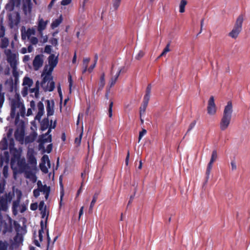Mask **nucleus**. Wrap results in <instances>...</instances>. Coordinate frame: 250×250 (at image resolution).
<instances>
[{
  "instance_id": "49",
  "label": "nucleus",
  "mask_w": 250,
  "mask_h": 250,
  "mask_svg": "<svg viewBox=\"0 0 250 250\" xmlns=\"http://www.w3.org/2000/svg\"><path fill=\"white\" fill-rule=\"evenodd\" d=\"M146 129H143L141 131H140L139 132V142L140 141V140H141L142 138L146 134Z\"/></svg>"
},
{
  "instance_id": "38",
  "label": "nucleus",
  "mask_w": 250,
  "mask_h": 250,
  "mask_svg": "<svg viewBox=\"0 0 250 250\" xmlns=\"http://www.w3.org/2000/svg\"><path fill=\"white\" fill-rule=\"evenodd\" d=\"M169 46H170L169 43L167 44V45H166V46L165 47L164 49L163 50V52L160 54V56L159 57V58L162 56H165L167 52H168L170 51Z\"/></svg>"
},
{
  "instance_id": "22",
  "label": "nucleus",
  "mask_w": 250,
  "mask_h": 250,
  "mask_svg": "<svg viewBox=\"0 0 250 250\" xmlns=\"http://www.w3.org/2000/svg\"><path fill=\"white\" fill-rule=\"evenodd\" d=\"M14 136L16 140L18 141H21L23 139L24 137V131L21 130L19 131L18 129H17L14 133Z\"/></svg>"
},
{
  "instance_id": "3",
  "label": "nucleus",
  "mask_w": 250,
  "mask_h": 250,
  "mask_svg": "<svg viewBox=\"0 0 250 250\" xmlns=\"http://www.w3.org/2000/svg\"><path fill=\"white\" fill-rule=\"evenodd\" d=\"M244 17L240 15L237 18L232 30L229 33V36L232 39H236L242 30Z\"/></svg>"
},
{
  "instance_id": "5",
  "label": "nucleus",
  "mask_w": 250,
  "mask_h": 250,
  "mask_svg": "<svg viewBox=\"0 0 250 250\" xmlns=\"http://www.w3.org/2000/svg\"><path fill=\"white\" fill-rule=\"evenodd\" d=\"M13 229L12 220L8 218L7 220H3L2 215L0 213V230H1L3 234L6 232H11Z\"/></svg>"
},
{
  "instance_id": "6",
  "label": "nucleus",
  "mask_w": 250,
  "mask_h": 250,
  "mask_svg": "<svg viewBox=\"0 0 250 250\" xmlns=\"http://www.w3.org/2000/svg\"><path fill=\"white\" fill-rule=\"evenodd\" d=\"M5 34V28L3 25L1 23L0 25V48L1 49L6 48L9 44V39L4 37Z\"/></svg>"
},
{
  "instance_id": "21",
  "label": "nucleus",
  "mask_w": 250,
  "mask_h": 250,
  "mask_svg": "<svg viewBox=\"0 0 250 250\" xmlns=\"http://www.w3.org/2000/svg\"><path fill=\"white\" fill-rule=\"evenodd\" d=\"M37 137V133L36 132H33L29 135L26 137L25 141L26 143H31L33 142Z\"/></svg>"
},
{
  "instance_id": "31",
  "label": "nucleus",
  "mask_w": 250,
  "mask_h": 250,
  "mask_svg": "<svg viewBox=\"0 0 250 250\" xmlns=\"http://www.w3.org/2000/svg\"><path fill=\"white\" fill-rule=\"evenodd\" d=\"M89 61H90L89 58H85L83 59V73H85L86 71H87L88 64Z\"/></svg>"
},
{
  "instance_id": "24",
  "label": "nucleus",
  "mask_w": 250,
  "mask_h": 250,
  "mask_svg": "<svg viewBox=\"0 0 250 250\" xmlns=\"http://www.w3.org/2000/svg\"><path fill=\"white\" fill-rule=\"evenodd\" d=\"M24 172H25L26 177L27 178L31 179L33 182H36L37 177L34 173L30 170H25Z\"/></svg>"
},
{
  "instance_id": "33",
  "label": "nucleus",
  "mask_w": 250,
  "mask_h": 250,
  "mask_svg": "<svg viewBox=\"0 0 250 250\" xmlns=\"http://www.w3.org/2000/svg\"><path fill=\"white\" fill-rule=\"evenodd\" d=\"M148 104L143 103H142V105L140 107V115L141 116L143 114H144L146 110V108Z\"/></svg>"
},
{
  "instance_id": "13",
  "label": "nucleus",
  "mask_w": 250,
  "mask_h": 250,
  "mask_svg": "<svg viewBox=\"0 0 250 250\" xmlns=\"http://www.w3.org/2000/svg\"><path fill=\"white\" fill-rule=\"evenodd\" d=\"M38 142L40 143L39 148H44L43 144L47 142H52V136L49 135L46 138H43V135H40L39 137Z\"/></svg>"
},
{
  "instance_id": "30",
  "label": "nucleus",
  "mask_w": 250,
  "mask_h": 250,
  "mask_svg": "<svg viewBox=\"0 0 250 250\" xmlns=\"http://www.w3.org/2000/svg\"><path fill=\"white\" fill-rule=\"evenodd\" d=\"M8 142L5 138L3 139V141H1L0 143V147L2 150H6L8 148Z\"/></svg>"
},
{
  "instance_id": "40",
  "label": "nucleus",
  "mask_w": 250,
  "mask_h": 250,
  "mask_svg": "<svg viewBox=\"0 0 250 250\" xmlns=\"http://www.w3.org/2000/svg\"><path fill=\"white\" fill-rule=\"evenodd\" d=\"M122 0H112L113 7L117 10L119 7Z\"/></svg>"
},
{
  "instance_id": "14",
  "label": "nucleus",
  "mask_w": 250,
  "mask_h": 250,
  "mask_svg": "<svg viewBox=\"0 0 250 250\" xmlns=\"http://www.w3.org/2000/svg\"><path fill=\"white\" fill-rule=\"evenodd\" d=\"M33 80L31 78L27 77H25L24 78L23 81V85H27L28 87H24L23 88V89L25 90V93L24 94V92L23 91L22 92V94L23 96H24L27 94V91L28 89V87H31L32 86V85L33 84Z\"/></svg>"
},
{
  "instance_id": "9",
  "label": "nucleus",
  "mask_w": 250,
  "mask_h": 250,
  "mask_svg": "<svg viewBox=\"0 0 250 250\" xmlns=\"http://www.w3.org/2000/svg\"><path fill=\"white\" fill-rule=\"evenodd\" d=\"M32 6L31 0H23L22 10L25 15L31 14Z\"/></svg>"
},
{
  "instance_id": "39",
  "label": "nucleus",
  "mask_w": 250,
  "mask_h": 250,
  "mask_svg": "<svg viewBox=\"0 0 250 250\" xmlns=\"http://www.w3.org/2000/svg\"><path fill=\"white\" fill-rule=\"evenodd\" d=\"M41 211L42 218H44L46 216L45 224H47L48 213L46 214V207L45 206L43 210Z\"/></svg>"
},
{
  "instance_id": "23",
  "label": "nucleus",
  "mask_w": 250,
  "mask_h": 250,
  "mask_svg": "<svg viewBox=\"0 0 250 250\" xmlns=\"http://www.w3.org/2000/svg\"><path fill=\"white\" fill-rule=\"evenodd\" d=\"M27 162L32 167H35L37 165L36 159L33 154H31L28 156Z\"/></svg>"
},
{
  "instance_id": "60",
  "label": "nucleus",
  "mask_w": 250,
  "mask_h": 250,
  "mask_svg": "<svg viewBox=\"0 0 250 250\" xmlns=\"http://www.w3.org/2000/svg\"><path fill=\"white\" fill-rule=\"evenodd\" d=\"M52 147H53V146H52V144H50L48 145L47 146L46 149V152L47 153H50L51 152L52 150Z\"/></svg>"
},
{
  "instance_id": "25",
  "label": "nucleus",
  "mask_w": 250,
  "mask_h": 250,
  "mask_svg": "<svg viewBox=\"0 0 250 250\" xmlns=\"http://www.w3.org/2000/svg\"><path fill=\"white\" fill-rule=\"evenodd\" d=\"M104 77H105L104 73H103L100 77V82L99 83L98 91L102 90L104 86V85H105Z\"/></svg>"
},
{
  "instance_id": "1",
  "label": "nucleus",
  "mask_w": 250,
  "mask_h": 250,
  "mask_svg": "<svg viewBox=\"0 0 250 250\" xmlns=\"http://www.w3.org/2000/svg\"><path fill=\"white\" fill-rule=\"evenodd\" d=\"M232 112V102L229 101L225 107L223 116L220 123V128L221 130H225L229 127L231 120Z\"/></svg>"
},
{
  "instance_id": "47",
  "label": "nucleus",
  "mask_w": 250,
  "mask_h": 250,
  "mask_svg": "<svg viewBox=\"0 0 250 250\" xmlns=\"http://www.w3.org/2000/svg\"><path fill=\"white\" fill-rule=\"evenodd\" d=\"M113 105V103L112 102H110L108 108V116L109 117L111 118L112 116V107Z\"/></svg>"
},
{
  "instance_id": "32",
  "label": "nucleus",
  "mask_w": 250,
  "mask_h": 250,
  "mask_svg": "<svg viewBox=\"0 0 250 250\" xmlns=\"http://www.w3.org/2000/svg\"><path fill=\"white\" fill-rule=\"evenodd\" d=\"M97 198H98V195L96 194H94L92 200L90 203V205L89 208V211H92L93 207L94 206V205L97 201Z\"/></svg>"
},
{
  "instance_id": "34",
  "label": "nucleus",
  "mask_w": 250,
  "mask_h": 250,
  "mask_svg": "<svg viewBox=\"0 0 250 250\" xmlns=\"http://www.w3.org/2000/svg\"><path fill=\"white\" fill-rule=\"evenodd\" d=\"M212 166L210 165H208L206 172V182H207L209 178V175L210 173L211 169L212 168Z\"/></svg>"
},
{
  "instance_id": "44",
  "label": "nucleus",
  "mask_w": 250,
  "mask_h": 250,
  "mask_svg": "<svg viewBox=\"0 0 250 250\" xmlns=\"http://www.w3.org/2000/svg\"><path fill=\"white\" fill-rule=\"evenodd\" d=\"M12 69L13 76L15 79H16L17 78H19V73L17 71V67H12Z\"/></svg>"
},
{
  "instance_id": "19",
  "label": "nucleus",
  "mask_w": 250,
  "mask_h": 250,
  "mask_svg": "<svg viewBox=\"0 0 250 250\" xmlns=\"http://www.w3.org/2000/svg\"><path fill=\"white\" fill-rule=\"evenodd\" d=\"M47 102V106H46V111H47V115L48 116H50L54 114V102L52 101V106H51L50 101L47 100L46 101Z\"/></svg>"
},
{
  "instance_id": "42",
  "label": "nucleus",
  "mask_w": 250,
  "mask_h": 250,
  "mask_svg": "<svg viewBox=\"0 0 250 250\" xmlns=\"http://www.w3.org/2000/svg\"><path fill=\"white\" fill-rule=\"evenodd\" d=\"M29 91L30 93H34L36 97H38L39 94V89L35 87L34 88H30Z\"/></svg>"
},
{
  "instance_id": "12",
  "label": "nucleus",
  "mask_w": 250,
  "mask_h": 250,
  "mask_svg": "<svg viewBox=\"0 0 250 250\" xmlns=\"http://www.w3.org/2000/svg\"><path fill=\"white\" fill-rule=\"evenodd\" d=\"M23 104L18 100H13L11 104V116L13 117L16 114V108H20Z\"/></svg>"
},
{
  "instance_id": "53",
  "label": "nucleus",
  "mask_w": 250,
  "mask_h": 250,
  "mask_svg": "<svg viewBox=\"0 0 250 250\" xmlns=\"http://www.w3.org/2000/svg\"><path fill=\"white\" fill-rule=\"evenodd\" d=\"M144 55V53L142 51H140L138 54L136 56L135 58L137 60H139L142 58Z\"/></svg>"
},
{
  "instance_id": "4",
  "label": "nucleus",
  "mask_w": 250,
  "mask_h": 250,
  "mask_svg": "<svg viewBox=\"0 0 250 250\" xmlns=\"http://www.w3.org/2000/svg\"><path fill=\"white\" fill-rule=\"evenodd\" d=\"M16 160L17 161V165L19 167V171L20 172H23L25 170L30 168L28 165L26 164L25 159L21 158L19 154H14L11 158V163L12 166Z\"/></svg>"
},
{
  "instance_id": "36",
  "label": "nucleus",
  "mask_w": 250,
  "mask_h": 250,
  "mask_svg": "<svg viewBox=\"0 0 250 250\" xmlns=\"http://www.w3.org/2000/svg\"><path fill=\"white\" fill-rule=\"evenodd\" d=\"M196 124V121H193L189 125L187 131L185 135H187L195 126Z\"/></svg>"
},
{
  "instance_id": "18",
  "label": "nucleus",
  "mask_w": 250,
  "mask_h": 250,
  "mask_svg": "<svg viewBox=\"0 0 250 250\" xmlns=\"http://www.w3.org/2000/svg\"><path fill=\"white\" fill-rule=\"evenodd\" d=\"M35 30L33 28H28L27 31L25 32L26 35H24L22 32L21 33V38L22 40H25L26 37H27L28 39L31 38L32 35H34L35 34Z\"/></svg>"
},
{
  "instance_id": "10",
  "label": "nucleus",
  "mask_w": 250,
  "mask_h": 250,
  "mask_svg": "<svg viewBox=\"0 0 250 250\" xmlns=\"http://www.w3.org/2000/svg\"><path fill=\"white\" fill-rule=\"evenodd\" d=\"M21 192L19 190L17 195V199L13 201L12 204V212L15 215L18 213V208L20 207V203L21 198Z\"/></svg>"
},
{
  "instance_id": "16",
  "label": "nucleus",
  "mask_w": 250,
  "mask_h": 250,
  "mask_svg": "<svg viewBox=\"0 0 250 250\" xmlns=\"http://www.w3.org/2000/svg\"><path fill=\"white\" fill-rule=\"evenodd\" d=\"M7 62L9 63L11 68L17 67V61L16 59V55L13 54L7 58Z\"/></svg>"
},
{
  "instance_id": "26",
  "label": "nucleus",
  "mask_w": 250,
  "mask_h": 250,
  "mask_svg": "<svg viewBox=\"0 0 250 250\" xmlns=\"http://www.w3.org/2000/svg\"><path fill=\"white\" fill-rule=\"evenodd\" d=\"M62 20V16H61L59 18L56 19L52 22L51 25V27L53 29L57 27L61 23Z\"/></svg>"
},
{
  "instance_id": "62",
  "label": "nucleus",
  "mask_w": 250,
  "mask_h": 250,
  "mask_svg": "<svg viewBox=\"0 0 250 250\" xmlns=\"http://www.w3.org/2000/svg\"><path fill=\"white\" fill-rule=\"evenodd\" d=\"M72 0H62L61 1V4L62 5H67L71 3Z\"/></svg>"
},
{
  "instance_id": "56",
  "label": "nucleus",
  "mask_w": 250,
  "mask_h": 250,
  "mask_svg": "<svg viewBox=\"0 0 250 250\" xmlns=\"http://www.w3.org/2000/svg\"><path fill=\"white\" fill-rule=\"evenodd\" d=\"M40 190L39 189L37 188V189H35L34 190H33V195L36 198H37L40 195Z\"/></svg>"
},
{
  "instance_id": "52",
  "label": "nucleus",
  "mask_w": 250,
  "mask_h": 250,
  "mask_svg": "<svg viewBox=\"0 0 250 250\" xmlns=\"http://www.w3.org/2000/svg\"><path fill=\"white\" fill-rule=\"evenodd\" d=\"M52 51L51 46L49 45H47L45 46L44 48V52L47 54H51Z\"/></svg>"
},
{
  "instance_id": "64",
  "label": "nucleus",
  "mask_w": 250,
  "mask_h": 250,
  "mask_svg": "<svg viewBox=\"0 0 250 250\" xmlns=\"http://www.w3.org/2000/svg\"><path fill=\"white\" fill-rule=\"evenodd\" d=\"M82 135H83V133H81V134L80 135V137L79 138H75V142L78 144H80L81 143V138L82 137Z\"/></svg>"
},
{
  "instance_id": "20",
  "label": "nucleus",
  "mask_w": 250,
  "mask_h": 250,
  "mask_svg": "<svg viewBox=\"0 0 250 250\" xmlns=\"http://www.w3.org/2000/svg\"><path fill=\"white\" fill-rule=\"evenodd\" d=\"M49 121L48 118L43 119L41 123V130L44 131L49 127Z\"/></svg>"
},
{
  "instance_id": "58",
  "label": "nucleus",
  "mask_w": 250,
  "mask_h": 250,
  "mask_svg": "<svg viewBox=\"0 0 250 250\" xmlns=\"http://www.w3.org/2000/svg\"><path fill=\"white\" fill-rule=\"evenodd\" d=\"M38 208V204L37 203H32L30 205V209L32 210H36Z\"/></svg>"
},
{
  "instance_id": "50",
  "label": "nucleus",
  "mask_w": 250,
  "mask_h": 250,
  "mask_svg": "<svg viewBox=\"0 0 250 250\" xmlns=\"http://www.w3.org/2000/svg\"><path fill=\"white\" fill-rule=\"evenodd\" d=\"M9 149L11 152L13 149H14L15 151H17L16 148H14V142L13 139H12L10 140Z\"/></svg>"
},
{
  "instance_id": "57",
  "label": "nucleus",
  "mask_w": 250,
  "mask_h": 250,
  "mask_svg": "<svg viewBox=\"0 0 250 250\" xmlns=\"http://www.w3.org/2000/svg\"><path fill=\"white\" fill-rule=\"evenodd\" d=\"M45 206H46L44 205V201H41L40 202L39 205V210H43Z\"/></svg>"
},
{
  "instance_id": "54",
  "label": "nucleus",
  "mask_w": 250,
  "mask_h": 250,
  "mask_svg": "<svg viewBox=\"0 0 250 250\" xmlns=\"http://www.w3.org/2000/svg\"><path fill=\"white\" fill-rule=\"evenodd\" d=\"M149 99H150V95L145 94V95L144 96V99H143V102L148 104V102L149 101Z\"/></svg>"
},
{
  "instance_id": "55",
  "label": "nucleus",
  "mask_w": 250,
  "mask_h": 250,
  "mask_svg": "<svg viewBox=\"0 0 250 250\" xmlns=\"http://www.w3.org/2000/svg\"><path fill=\"white\" fill-rule=\"evenodd\" d=\"M151 90V84H149L147 86V87L146 89V94L150 95Z\"/></svg>"
},
{
  "instance_id": "37",
  "label": "nucleus",
  "mask_w": 250,
  "mask_h": 250,
  "mask_svg": "<svg viewBox=\"0 0 250 250\" xmlns=\"http://www.w3.org/2000/svg\"><path fill=\"white\" fill-rule=\"evenodd\" d=\"M39 189L41 192H42L44 194L47 192H50V187L47 186L46 185H43V186H42Z\"/></svg>"
},
{
  "instance_id": "59",
  "label": "nucleus",
  "mask_w": 250,
  "mask_h": 250,
  "mask_svg": "<svg viewBox=\"0 0 250 250\" xmlns=\"http://www.w3.org/2000/svg\"><path fill=\"white\" fill-rule=\"evenodd\" d=\"M4 53L6 55L7 58L8 57V56L12 55L13 54H15V53H12V51L10 49H5L4 50Z\"/></svg>"
},
{
  "instance_id": "28",
  "label": "nucleus",
  "mask_w": 250,
  "mask_h": 250,
  "mask_svg": "<svg viewBox=\"0 0 250 250\" xmlns=\"http://www.w3.org/2000/svg\"><path fill=\"white\" fill-rule=\"evenodd\" d=\"M217 158V152L216 150H214L212 151L211 159L210 160L209 162L208 163V165L212 166L213 163L216 160Z\"/></svg>"
},
{
  "instance_id": "7",
  "label": "nucleus",
  "mask_w": 250,
  "mask_h": 250,
  "mask_svg": "<svg viewBox=\"0 0 250 250\" xmlns=\"http://www.w3.org/2000/svg\"><path fill=\"white\" fill-rule=\"evenodd\" d=\"M208 113L209 115H214L216 112V105L214 103V99L211 96L208 101L207 107Z\"/></svg>"
},
{
  "instance_id": "63",
  "label": "nucleus",
  "mask_w": 250,
  "mask_h": 250,
  "mask_svg": "<svg viewBox=\"0 0 250 250\" xmlns=\"http://www.w3.org/2000/svg\"><path fill=\"white\" fill-rule=\"evenodd\" d=\"M25 112V108L24 105H22L20 108V113L21 116H24Z\"/></svg>"
},
{
  "instance_id": "41",
  "label": "nucleus",
  "mask_w": 250,
  "mask_h": 250,
  "mask_svg": "<svg viewBox=\"0 0 250 250\" xmlns=\"http://www.w3.org/2000/svg\"><path fill=\"white\" fill-rule=\"evenodd\" d=\"M68 81L69 83V93H71L72 91V86L73 84V81L72 79V76L70 74L68 75Z\"/></svg>"
},
{
  "instance_id": "8",
  "label": "nucleus",
  "mask_w": 250,
  "mask_h": 250,
  "mask_svg": "<svg viewBox=\"0 0 250 250\" xmlns=\"http://www.w3.org/2000/svg\"><path fill=\"white\" fill-rule=\"evenodd\" d=\"M43 79L41 83V85L44 91H52L55 88V83L52 80H49L42 83Z\"/></svg>"
},
{
  "instance_id": "46",
  "label": "nucleus",
  "mask_w": 250,
  "mask_h": 250,
  "mask_svg": "<svg viewBox=\"0 0 250 250\" xmlns=\"http://www.w3.org/2000/svg\"><path fill=\"white\" fill-rule=\"evenodd\" d=\"M46 162H47L48 165H50V160L49 159V157L47 155H44L42 158V163H41L45 164Z\"/></svg>"
},
{
  "instance_id": "35",
  "label": "nucleus",
  "mask_w": 250,
  "mask_h": 250,
  "mask_svg": "<svg viewBox=\"0 0 250 250\" xmlns=\"http://www.w3.org/2000/svg\"><path fill=\"white\" fill-rule=\"evenodd\" d=\"M8 244L6 241L0 240V250H7Z\"/></svg>"
},
{
  "instance_id": "29",
  "label": "nucleus",
  "mask_w": 250,
  "mask_h": 250,
  "mask_svg": "<svg viewBox=\"0 0 250 250\" xmlns=\"http://www.w3.org/2000/svg\"><path fill=\"white\" fill-rule=\"evenodd\" d=\"M187 4V1L186 0H181L179 5V12L180 13H184L185 11V6Z\"/></svg>"
},
{
  "instance_id": "48",
  "label": "nucleus",
  "mask_w": 250,
  "mask_h": 250,
  "mask_svg": "<svg viewBox=\"0 0 250 250\" xmlns=\"http://www.w3.org/2000/svg\"><path fill=\"white\" fill-rule=\"evenodd\" d=\"M29 39L30 42L33 45H36L38 42V39L35 37H32Z\"/></svg>"
},
{
  "instance_id": "45",
  "label": "nucleus",
  "mask_w": 250,
  "mask_h": 250,
  "mask_svg": "<svg viewBox=\"0 0 250 250\" xmlns=\"http://www.w3.org/2000/svg\"><path fill=\"white\" fill-rule=\"evenodd\" d=\"M41 225V229L39 230V234L41 232V234H43L44 233V228H46V224H45V226L43 224V221L42 220L40 223Z\"/></svg>"
},
{
  "instance_id": "51",
  "label": "nucleus",
  "mask_w": 250,
  "mask_h": 250,
  "mask_svg": "<svg viewBox=\"0 0 250 250\" xmlns=\"http://www.w3.org/2000/svg\"><path fill=\"white\" fill-rule=\"evenodd\" d=\"M50 42L52 45L57 46L58 44V41L57 39L53 38L50 39Z\"/></svg>"
},
{
  "instance_id": "61",
  "label": "nucleus",
  "mask_w": 250,
  "mask_h": 250,
  "mask_svg": "<svg viewBox=\"0 0 250 250\" xmlns=\"http://www.w3.org/2000/svg\"><path fill=\"white\" fill-rule=\"evenodd\" d=\"M232 170H235L237 168L236 163L234 161H231L230 163Z\"/></svg>"
},
{
  "instance_id": "11",
  "label": "nucleus",
  "mask_w": 250,
  "mask_h": 250,
  "mask_svg": "<svg viewBox=\"0 0 250 250\" xmlns=\"http://www.w3.org/2000/svg\"><path fill=\"white\" fill-rule=\"evenodd\" d=\"M43 62V60L42 55H38L36 56L33 62V65L34 69L36 70H38L41 66H42Z\"/></svg>"
},
{
  "instance_id": "17",
  "label": "nucleus",
  "mask_w": 250,
  "mask_h": 250,
  "mask_svg": "<svg viewBox=\"0 0 250 250\" xmlns=\"http://www.w3.org/2000/svg\"><path fill=\"white\" fill-rule=\"evenodd\" d=\"M47 21H44L42 19H40L38 21V31L40 34H42V31L44 30L46 27Z\"/></svg>"
},
{
  "instance_id": "15",
  "label": "nucleus",
  "mask_w": 250,
  "mask_h": 250,
  "mask_svg": "<svg viewBox=\"0 0 250 250\" xmlns=\"http://www.w3.org/2000/svg\"><path fill=\"white\" fill-rule=\"evenodd\" d=\"M37 107L38 112L35 117V119L40 120L41 117L43 115L44 113V105L42 102H39L38 103Z\"/></svg>"
},
{
  "instance_id": "27",
  "label": "nucleus",
  "mask_w": 250,
  "mask_h": 250,
  "mask_svg": "<svg viewBox=\"0 0 250 250\" xmlns=\"http://www.w3.org/2000/svg\"><path fill=\"white\" fill-rule=\"evenodd\" d=\"M121 74V70H118L116 74L112 77L110 81V87L113 86L116 83L117 80L118 79V77Z\"/></svg>"
},
{
  "instance_id": "43",
  "label": "nucleus",
  "mask_w": 250,
  "mask_h": 250,
  "mask_svg": "<svg viewBox=\"0 0 250 250\" xmlns=\"http://www.w3.org/2000/svg\"><path fill=\"white\" fill-rule=\"evenodd\" d=\"M40 167L41 170L44 173H47L48 172V168L45 165L44 163H41L40 164Z\"/></svg>"
},
{
  "instance_id": "2",
  "label": "nucleus",
  "mask_w": 250,
  "mask_h": 250,
  "mask_svg": "<svg viewBox=\"0 0 250 250\" xmlns=\"http://www.w3.org/2000/svg\"><path fill=\"white\" fill-rule=\"evenodd\" d=\"M58 62V57H56L54 54H51L48 57V63L49 65V68L47 72V66H45L43 73L42 74V77H43V83H44L49 80H52V76H51L52 72L54 68L57 65Z\"/></svg>"
}]
</instances>
